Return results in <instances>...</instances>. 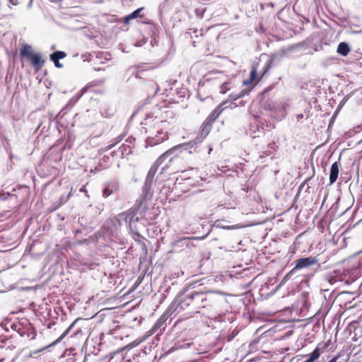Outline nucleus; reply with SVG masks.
Masks as SVG:
<instances>
[{
  "label": "nucleus",
  "instance_id": "10",
  "mask_svg": "<svg viewBox=\"0 0 362 362\" xmlns=\"http://www.w3.org/2000/svg\"><path fill=\"white\" fill-rule=\"evenodd\" d=\"M119 189V184L116 180H111L105 184V188L103 190V197L104 198L108 197L112 194L117 192Z\"/></svg>",
  "mask_w": 362,
  "mask_h": 362
},
{
  "label": "nucleus",
  "instance_id": "1",
  "mask_svg": "<svg viewBox=\"0 0 362 362\" xmlns=\"http://www.w3.org/2000/svg\"><path fill=\"white\" fill-rule=\"evenodd\" d=\"M169 115H172L169 110L156 108L146 116L142 125L147 134V146H154L168 139V132L173 128L172 121L168 120Z\"/></svg>",
  "mask_w": 362,
  "mask_h": 362
},
{
  "label": "nucleus",
  "instance_id": "21",
  "mask_svg": "<svg viewBox=\"0 0 362 362\" xmlns=\"http://www.w3.org/2000/svg\"><path fill=\"white\" fill-rule=\"evenodd\" d=\"M15 361L16 358L14 357L8 356L7 355L0 358V362H15Z\"/></svg>",
  "mask_w": 362,
  "mask_h": 362
},
{
  "label": "nucleus",
  "instance_id": "13",
  "mask_svg": "<svg viewBox=\"0 0 362 362\" xmlns=\"http://www.w3.org/2000/svg\"><path fill=\"white\" fill-rule=\"evenodd\" d=\"M350 51H351V49H350L349 45L345 42H340L338 45L337 49V53L344 57L347 56L349 54V53L350 52Z\"/></svg>",
  "mask_w": 362,
  "mask_h": 362
},
{
  "label": "nucleus",
  "instance_id": "15",
  "mask_svg": "<svg viewBox=\"0 0 362 362\" xmlns=\"http://www.w3.org/2000/svg\"><path fill=\"white\" fill-rule=\"evenodd\" d=\"M322 352V351L319 348V346H317L314 349V351L309 355L308 358L305 360L304 362H315L317 358H319Z\"/></svg>",
  "mask_w": 362,
  "mask_h": 362
},
{
  "label": "nucleus",
  "instance_id": "16",
  "mask_svg": "<svg viewBox=\"0 0 362 362\" xmlns=\"http://www.w3.org/2000/svg\"><path fill=\"white\" fill-rule=\"evenodd\" d=\"M142 10H143V8H137L136 10L133 11L132 13L127 16L124 18V23L126 24H128L131 20L136 18L137 17H142V16L140 15V13L141 12Z\"/></svg>",
  "mask_w": 362,
  "mask_h": 362
},
{
  "label": "nucleus",
  "instance_id": "23",
  "mask_svg": "<svg viewBox=\"0 0 362 362\" xmlns=\"http://www.w3.org/2000/svg\"><path fill=\"white\" fill-rule=\"evenodd\" d=\"M270 69V64H267L265 66H264V72L263 74H262V77L267 73V71Z\"/></svg>",
  "mask_w": 362,
  "mask_h": 362
},
{
  "label": "nucleus",
  "instance_id": "29",
  "mask_svg": "<svg viewBox=\"0 0 362 362\" xmlns=\"http://www.w3.org/2000/svg\"><path fill=\"white\" fill-rule=\"evenodd\" d=\"M309 180H310V178H308V179L305 180V181L301 184V185H300V188H301V187H303L305 185V183H306Z\"/></svg>",
  "mask_w": 362,
  "mask_h": 362
},
{
  "label": "nucleus",
  "instance_id": "9",
  "mask_svg": "<svg viewBox=\"0 0 362 362\" xmlns=\"http://www.w3.org/2000/svg\"><path fill=\"white\" fill-rule=\"evenodd\" d=\"M257 71H258V64H253L252 66V69L250 73V78L247 80H245L243 81V85L245 86H250L251 85V87L249 88L248 90L246 91V93H249L252 88L255 86V85L259 82L262 76L257 80Z\"/></svg>",
  "mask_w": 362,
  "mask_h": 362
},
{
  "label": "nucleus",
  "instance_id": "20",
  "mask_svg": "<svg viewBox=\"0 0 362 362\" xmlns=\"http://www.w3.org/2000/svg\"><path fill=\"white\" fill-rule=\"evenodd\" d=\"M264 108L265 110H273L276 108V105L272 102H266L264 104Z\"/></svg>",
  "mask_w": 362,
  "mask_h": 362
},
{
  "label": "nucleus",
  "instance_id": "25",
  "mask_svg": "<svg viewBox=\"0 0 362 362\" xmlns=\"http://www.w3.org/2000/svg\"><path fill=\"white\" fill-rule=\"evenodd\" d=\"M79 191H80L81 192L85 193L86 194H87V193H88V191H87V190H86V185H83V187L79 189Z\"/></svg>",
  "mask_w": 362,
  "mask_h": 362
},
{
  "label": "nucleus",
  "instance_id": "6",
  "mask_svg": "<svg viewBox=\"0 0 362 362\" xmlns=\"http://www.w3.org/2000/svg\"><path fill=\"white\" fill-rule=\"evenodd\" d=\"M115 219L119 226L122 225V221H124L131 230H133L134 228H135V223L140 220L136 211L134 210V207L119 214L115 217Z\"/></svg>",
  "mask_w": 362,
  "mask_h": 362
},
{
  "label": "nucleus",
  "instance_id": "14",
  "mask_svg": "<svg viewBox=\"0 0 362 362\" xmlns=\"http://www.w3.org/2000/svg\"><path fill=\"white\" fill-rule=\"evenodd\" d=\"M82 320L81 317L76 318L71 325L70 326L62 333V334L53 343V344H57L58 342L61 341L66 336L68 335L69 332L72 329V328L74 327V325L76 324V322L79 320Z\"/></svg>",
  "mask_w": 362,
  "mask_h": 362
},
{
  "label": "nucleus",
  "instance_id": "26",
  "mask_svg": "<svg viewBox=\"0 0 362 362\" xmlns=\"http://www.w3.org/2000/svg\"><path fill=\"white\" fill-rule=\"evenodd\" d=\"M8 1H9L10 4H11L13 6H16L18 4V0H8Z\"/></svg>",
  "mask_w": 362,
  "mask_h": 362
},
{
  "label": "nucleus",
  "instance_id": "8",
  "mask_svg": "<svg viewBox=\"0 0 362 362\" xmlns=\"http://www.w3.org/2000/svg\"><path fill=\"white\" fill-rule=\"evenodd\" d=\"M257 71H258V64H253L252 66V69L250 73V78L247 80H245L243 81V85L245 86H250L251 85V87L249 88L248 90L246 91V93H249L252 88L255 86V85L259 82L262 76L257 80Z\"/></svg>",
  "mask_w": 362,
  "mask_h": 362
},
{
  "label": "nucleus",
  "instance_id": "3",
  "mask_svg": "<svg viewBox=\"0 0 362 362\" xmlns=\"http://www.w3.org/2000/svg\"><path fill=\"white\" fill-rule=\"evenodd\" d=\"M190 153L182 145L177 146L163 153L158 159V162L162 163L168 159V167H173L175 171L182 170L185 168L187 162L185 158Z\"/></svg>",
  "mask_w": 362,
  "mask_h": 362
},
{
  "label": "nucleus",
  "instance_id": "27",
  "mask_svg": "<svg viewBox=\"0 0 362 362\" xmlns=\"http://www.w3.org/2000/svg\"><path fill=\"white\" fill-rule=\"evenodd\" d=\"M21 329H21V327H19V328H18V332L19 334H20L21 336H22V337H23V336H24L25 332H24V331H23H23H21Z\"/></svg>",
  "mask_w": 362,
  "mask_h": 362
},
{
  "label": "nucleus",
  "instance_id": "24",
  "mask_svg": "<svg viewBox=\"0 0 362 362\" xmlns=\"http://www.w3.org/2000/svg\"><path fill=\"white\" fill-rule=\"evenodd\" d=\"M55 65L56 67L57 68H62V64L59 63V60H57V61H52Z\"/></svg>",
  "mask_w": 362,
  "mask_h": 362
},
{
  "label": "nucleus",
  "instance_id": "17",
  "mask_svg": "<svg viewBox=\"0 0 362 362\" xmlns=\"http://www.w3.org/2000/svg\"><path fill=\"white\" fill-rule=\"evenodd\" d=\"M66 54L64 52L56 51V52H54L50 55V59L52 61H57V60L64 59V57H66Z\"/></svg>",
  "mask_w": 362,
  "mask_h": 362
},
{
  "label": "nucleus",
  "instance_id": "28",
  "mask_svg": "<svg viewBox=\"0 0 362 362\" xmlns=\"http://www.w3.org/2000/svg\"><path fill=\"white\" fill-rule=\"evenodd\" d=\"M339 358V356H337L335 357H334L333 358H332L329 362H336L337 360Z\"/></svg>",
  "mask_w": 362,
  "mask_h": 362
},
{
  "label": "nucleus",
  "instance_id": "33",
  "mask_svg": "<svg viewBox=\"0 0 362 362\" xmlns=\"http://www.w3.org/2000/svg\"><path fill=\"white\" fill-rule=\"evenodd\" d=\"M47 346H45L40 349V351L45 350Z\"/></svg>",
  "mask_w": 362,
  "mask_h": 362
},
{
  "label": "nucleus",
  "instance_id": "4",
  "mask_svg": "<svg viewBox=\"0 0 362 362\" xmlns=\"http://www.w3.org/2000/svg\"><path fill=\"white\" fill-rule=\"evenodd\" d=\"M227 103V101L223 102L221 103L218 107H216L211 112V114L206 117V119L202 123L199 134H200V139H204L206 138L209 134L210 133L213 124L216 120V119L220 116L221 112L223 111L225 107L223 106Z\"/></svg>",
  "mask_w": 362,
  "mask_h": 362
},
{
  "label": "nucleus",
  "instance_id": "30",
  "mask_svg": "<svg viewBox=\"0 0 362 362\" xmlns=\"http://www.w3.org/2000/svg\"><path fill=\"white\" fill-rule=\"evenodd\" d=\"M17 327H21V325H13L12 326V327L15 329H16Z\"/></svg>",
  "mask_w": 362,
  "mask_h": 362
},
{
  "label": "nucleus",
  "instance_id": "12",
  "mask_svg": "<svg viewBox=\"0 0 362 362\" xmlns=\"http://www.w3.org/2000/svg\"><path fill=\"white\" fill-rule=\"evenodd\" d=\"M339 165L337 162H334L331 165L330 175H329V182L333 184L336 182L339 175Z\"/></svg>",
  "mask_w": 362,
  "mask_h": 362
},
{
  "label": "nucleus",
  "instance_id": "11",
  "mask_svg": "<svg viewBox=\"0 0 362 362\" xmlns=\"http://www.w3.org/2000/svg\"><path fill=\"white\" fill-rule=\"evenodd\" d=\"M134 210L136 211L137 215L139 216V218L148 220L151 218L147 216L146 211L148 210V206L145 201H140L136 205L134 206Z\"/></svg>",
  "mask_w": 362,
  "mask_h": 362
},
{
  "label": "nucleus",
  "instance_id": "32",
  "mask_svg": "<svg viewBox=\"0 0 362 362\" xmlns=\"http://www.w3.org/2000/svg\"><path fill=\"white\" fill-rule=\"evenodd\" d=\"M103 83V81H98V82L97 83V85L100 84V83Z\"/></svg>",
  "mask_w": 362,
  "mask_h": 362
},
{
  "label": "nucleus",
  "instance_id": "31",
  "mask_svg": "<svg viewBox=\"0 0 362 362\" xmlns=\"http://www.w3.org/2000/svg\"><path fill=\"white\" fill-rule=\"evenodd\" d=\"M71 193H72V189H71V191L69 192V194H68V197H70L71 195Z\"/></svg>",
  "mask_w": 362,
  "mask_h": 362
},
{
  "label": "nucleus",
  "instance_id": "22",
  "mask_svg": "<svg viewBox=\"0 0 362 362\" xmlns=\"http://www.w3.org/2000/svg\"><path fill=\"white\" fill-rule=\"evenodd\" d=\"M228 84L229 83L228 82H225V83H223L221 85V86L220 88V93H221L225 94L227 92V90L229 89L228 87Z\"/></svg>",
  "mask_w": 362,
  "mask_h": 362
},
{
  "label": "nucleus",
  "instance_id": "18",
  "mask_svg": "<svg viewBox=\"0 0 362 362\" xmlns=\"http://www.w3.org/2000/svg\"><path fill=\"white\" fill-rule=\"evenodd\" d=\"M166 318L164 317H160L157 320V321L155 322L152 327V331L155 332L156 330H158L159 328H160L165 322Z\"/></svg>",
  "mask_w": 362,
  "mask_h": 362
},
{
  "label": "nucleus",
  "instance_id": "5",
  "mask_svg": "<svg viewBox=\"0 0 362 362\" xmlns=\"http://www.w3.org/2000/svg\"><path fill=\"white\" fill-rule=\"evenodd\" d=\"M20 54L21 57H25L30 62L36 72L42 68L45 62V60L42 58L41 55L33 53L31 47L28 45H25L21 48Z\"/></svg>",
  "mask_w": 362,
  "mask_h": 362
},
{
  "label": "nucleus",
  "instance_id": "7",
  "mask_svg": "<svg viewBox=\"0 0 362 362\" xmlns=\"http://www.w3.org/2000/svg\"><path fill=\"white\" fill-rule=\"evenodd\" d=\"M318 259L315 257H308L304 258H300L296 261V265L294 268L286 274V276H288L293 271L296 269H301L303 268H307L317 264Z\"/></svg>",
  "mask_w": 362,
  "mask_h": 362
},
{
  "label": "nucleus",
  "instance_id": "2",
  "mask_svg": "<svg viewBox=\"0 0 362 362\" xmlns=\"http://www.w3.org/2000/svg\"><path fill=\"white\" fill-rule=\"evenodd\" d=\"M224 301L214 293L193 292L182 298L180 305L183 309L190 308L199 313L200 309L218 306Z\"/></svg>",
  "mask_w": 362,
  "mask_h": 362
},
{
  "label": "nucleus",
  "instance_id": "19",
  "mask_svg": "<svg viewBox=\"0 0 362 362\" xmlns=\"http://www.w3.org/2000/svg\"><path fill=\"white\" fill-rule=\"evenodd\" d=\"M246 93H247L245 90L240 91V93H238V94H233V93H232V94H230L229 95V100L230 101H235L237 99H238V98L243 97V95H245Z\"/></svg>",
  "mask_w": 362,
  "mask_h": 362
}]
</instances>
